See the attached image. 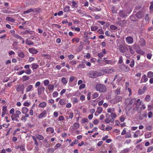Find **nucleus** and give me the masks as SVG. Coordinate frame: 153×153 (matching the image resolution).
I'll return each instance as SVG.
<instances>
[{
    "label": "nucleus",
    "mask_w": 153,
    "mask_h": 153,
    "mask_svg": "<svg viewBox=\"0 0 153 153\" xmlns=\"http://www.w3.org/2000/svg\"><path fill=\"white\" fill-rule=\"evenodd\" d=\"M96 89L97 91L100 92H105L106 90L105 86L104 85L100 84H98L96 85Z\"/></svg>",
    "instance_id": "nucleus-1"
},
{
    "label": "nucleus",
    "mask_w": 153,
    "mask_h": 153,
    "mask_svg": "<svg viewBox=\"0 0 153 153\" xmlns=\"http://www.w3.org/2000/svg\"><path fill=\"white\" fill-rule=\"evenodd\" d=\"M102 75V74L101 72L97 71H92L89 72L88 76L91 78H94L101 76Z\"/></svg>",
    "instance_id": "nucleus-2"
},
{
    "label": "nucleus",
    "mask_w": 153,
    "mask_h": 153,
    "mask_svg": "<svg viewBox=\"0 0 153 153\" xmlns=\"http://www.w3.org/2000/svg\"><path fill=\"white\" fill-rule=\"evenodd\" d=\"M128 102H129L128 105H132L134 104H136V99L133 98L131 99V100L129 99H127L126 100V104H127Z\"/></svg>",
    "instance_id": "nucleus-3"
},
{
    "label": "nucleus",
    "mask_w": 153,
    "mask_h": 153,
    "mask_svg": "<svg viewBox=\"0 0 153 153\" xmlns=\"http://www.w3.org/2000/svg\"><path fill=\"white\" fill-rule=\"evenodd\" d=\"M45 90V87L42 85L38 88L37 89V93L39 95H40L43 92H44Z\"/></svg>",
    "instance_id": "nucleus-4"
},
{
    "label": "nucleus",
    "mask_w": 153,
    "mask_h": 153,
    "mask_svg": "<svg viewBox=\"0 0 153 153\" xmlns=\"http://www.w3.org/2000/svg\"><path fill=\"white\" fill-rule=\"evenodd\" d=\"M79 127V124L78 123H74L70 128L71 131H74L75 130L77 129Z\"/></svg>",
    "instance_id": "nucleus-5"
},
{
    "label": "nucleus",
    "mask_w": 153,
    "mask_h": 153,
    "mask_svg": "<svg viewBox=\"0 0 153 153\" xmlns=\"http://www.w3.org/2000/svg\"><path fill=\"white\" fill-rule=\"evenodd\" d=\"M126 41L128 44H131L133 42V39L131 36H128L126 39Z\"/></svg>",
    "instance_id": "nucleus-6"
},
{
    "label": "nucleus",
    "mask_w": 153,
    "mask_h": 153,
    "mask_svg": "<svg viewBox=\"0 0 153 153\" xmlns=\"http://www.w3.org/2000/svg\"><path fill=\"white\" fill-rule=\"evenodd\" d=\"M106 118L105 119V122L107 123H109L111 121V119L110 117V115L108 114H105Z\"/></svg>",
    "instance_id": "nucleus-7"
},
{
    "label": "nucleus",
    "mask_w": 153,
    "mask_h": 153,
    "mask_svg": "<svg viewBox=\"0 0 153 153\" xmlns=\"http://www.w3.org/2000/svg\"><path fill=\"white\" fill-rule=\"evenodd\" d=\"M121 68L122 70L126 72L128 71L130 69L129 68L128 66L125 65H121Z\"/></svg>",
    "instance_id": "nucleus-8"
},
{
    "label": "nucleus",
    "mask_w": 153,
    "mask_h": 153,
    "mask_svg": "<svg viewBox=\"0 0 153 153\" xmlns=\"http://www.w3.org/2000/svg\"><path fill=\"white\" fill-rule=\"evenodd\" d=\"M28 51L30 53L32 54H36L38 52L37 50L33 48H29Z\"/></svg>",
    "instance_id": "nucleus-9"
},
{
    "label": "nucleus",
    "mask_w": 153,
    "mask_h": 153,
    "mask_svg": "<svg viewBox=\"0 0 153 153\" xmlns=\"http://www.w3.org/2000/svg\"><path fill=\"white\" fill-rule=\"evenodd\" d=\"M46 111L45 110L43 111L38 116V117L39 119H41L44 116H45L46 115Z\"/></svg>",
    "instance_id": "nucleus-10"
},
{
    "label": "nucleus",
    "mask_w": 153,
    "mask_h": 153,
    "mask_svg": "<svg viewBox=\"0 0 153 153\" xmlns=\"http://www.w3.org/2000/svg\"><path fill=\"white\" fill-rule=\"evenodd\" d=\"M106 53V51L105 49H104L102 50V52L99 53L98 54V56L100 58L102 57L104 54Z\"/></svg>",
    "instance_id": "nucleus-11"
},
{
    "label": "nucleus",
    "mask_w": 153,
    "mask_h": 153,
    "mask_svg": "<svg viewBox=\"0 0 153 153\" xmlns=\"http://www.w3.org/2000/svg\"><path fill=\"white\" fill-rule=\"evenodd\" d=\"M46 131L48 134H50L53 133L54 132V130L52 127H49L47 128Z\"/></svg>",
    "instance_id": "nucleus-12"
},
{
    "label": "nucleus",
    "mask_w": 153,
    "mask_h": 153,
    "mask_svg": "<svg viewBox=\"0 0 153 153\" xmlns=\"http://www.w3.org/2000/svg\"><path fill=\"white\" fill-rule=\"evenodd\" d=\"M148 80V78H147L146 75L144 74L142 76V79L140 81V82L141 83H143V82H146Z\"/></svg>",
    "instance_id": "nucleus-13"
},
{
    "label": "nucleus",
    "mask_w": 153,
    "mask_h": 153,
    "mask_svg": "<svg viewBox=\"0 0 153 153\" xmlns=\"http://www.w3.org/2000/svg\"><path fill=\"white\" fill-rule=\"evenodd\" d=\"M128 50V48L125 46H122L120 49V51L123 53H124Z\"/></svg>",
    "instance_id": "nucleus-14"
},
{
    "label": "nucleus",
    "mask_w": 153,
    "mask_h": 153,
    "mask_svg": "<svg viewBox=\"0 0 153 153\" xmlns=\"http://www.w3.org/2000/svg\"><path fill=\"white\" fill-rule=\"evenodd\" d=\"M140 131L139 130H138L135 132L134 134L133 135V137L134 138H137L139 136H140Z\"/></svg>",
    "instance_id": "nucleus-15"
},
{
    "label": "nucleus",
    "mask_w": 153,
    "mask_h": 153,
    "mask_svg": "<svg viewBox=\"0 0 153 153\" xmlns=\"http://www.w3.org/2000/svg\"><path fill=\"white\" fill-rule=\"evenodd\" d=\"M47 88L49 91H53L54 90V86L52 84H50L47 85Z\"/></svg>",
    "instance_id": "nucleus-16"
},
{
    "label": "nucleus",
    "mask_w": 153,
    "mask_h": 153,
    "mask_svg": "<svg viewBox=\"0 0 153 153\" xmlns=\"http://www.w3.org/2000/svg\"><path fill=\"white\" fill-rule=\"evenodd\" d=\"M19 117H17V116L15 114H13L11 116V118L12 120H15L16 121H18V120L17 119V118Z\"/></svg>",
    "instance_id": "nucleus-17"
},
{
    "label": "nucleus",
    "mask_w": 153,
    "mask_h": 153,
    "mask_svg": "<svg viewBox=\"0 0 153 153\" xmlns=\"http://www.w3.org/2000/svg\"><path fill=\"white\" fill-rule=\"evenodd\" d=\"M33 88V86L31 85H28L26 88V91L27 92L30 91Z\"/></svg>",
    "instance_id": "nucleus-18"
},
{
    "label": "nucleus",
    "mask_w": 153,
    "mask_h": 153,
    "mask_svg": "<svg viewBox=\"0 0 153 153\" xmlns=\"http://www.w3.org/2000/svg\"><path fill=\"white\" fill-rule=\"evenodd\" d=\"M121 100V98L118 97H115V98L112 100V102L115 103L119 102Z\"/></svg>",
    "instance_id": "nucleus-19"
},
{
    "label": "nucleus",
    "mask_w": 153,
    "mask_h": 153,
    "mask_svg": "<svg viewBox=\"0 0 153 153\" xmlns=\"http://www.w3.org/2000/svg\"><path fill=\"white\" fill-rule=\"evenodd\" d=\"M31 65L32 66L31 68L33 70H36L39 68V65L35 63H32L31 64Z\"/></svg>",
    "instance_id": "nucleus-20"
},
{
    "label": "nucleus",
    "mask_w": 153,
    "mask_h": 153,
    "mask_svg": "<svg viewBox=\"0 0 153 153\" xmlns=\"http://www.w3.org/2000/svg\"><path fill=\"white\" fill-rule=\"evenodd\" d=\"M24 89V85H19L16 88V90L18 91L19 92L23 90Z\"/></svg>",
    "instance_id": "nucleus-21"
},
{
    "label": "nucleus",
    "mask_w": 153,
    "mask_h": 153,
    "mask_svg": "<svg viewBox=\"0 0 153 153\" xmlns=\"http://www.w3.org/2000/svg\"><path fill=\"white\" fill-rule=\"evenodd\" d=\"M22 112L23 114H26L28 111V109L26 107H24L22 109Z\"/></svg>",
    "instance_id": "nucleus-22"
},
{
    "label": "nucleus",
    "mask_w": 153,
    "mask_h": 153,
    "mask_svg": "<svg viewBox=\"0 0 153 153\" xmlns=\"http://www.w3.org/2000/svg\"><path fill=\"white\" fill-rule=\"evenodd\" d=\"M6 20L7 21H9L11 22H14L15 21V20L13 18L11 17H7L6 18Z\"/></svg>",
    "instance_id": "nucleus-23"
},
{
    "label": "nucleus",
    "mask_w": 153,
    "mask_h": 153,
    "mask_svg": "<svg viewBox=\"0 0 153 153\" xmlns=\"http://www.w3.org/2000/svg\"><path fill=\"white\" fill-rule=\"evenodd\" d=\"M46 105V103L45 102H43L39 104L38 106L39 108H43L45 107Z\"/></svg>",
    "instance_id": "nucleus-24"
},
{
    "label": "nucleus",
    "mask_w": 153,
    "mask_h": 153,
    "mask_svg": "<svg viewBox=\"0 0 153 153\" xmlns=\"http://www.w3.org/2000/svg\"><path fill=\"white\" fill-rule=\"evenodd\" d=\"M140 45L142 46L145 45L146 43L145 40L143 39H141L140 41Z\"/></svg>",
    "instance_id": "nucleus-25"
},
{
    "label": "nucleus",
    "mask_w": 153,
    "mask_h": 153,
    "mask_svg": "<svg viewBox=\"0 0 153 153\" xmlns=\"http://www.w3.org/2000/svg\"><path fill=\"white\" fill-rule=\"evenodd\" d=\"M85 63L86 65L88 66H90L91 65V63L90 62H87L85 59H83L82 61V63Z\"/></svg>",
    "instance_id": "nucleus-26"
},
{
    "label": "nucleus",
    "mask_w": 153,
    "mask_h": 153,
    "mask_svg": "<svg viewBox=\"0 0 153 153\" xmlns=\"http://www.w3.org/2000/svg\"><path fill=\"white\" fill-rule=\"evenodd\" d=\"M145 136L146 138H149L151 137V134L150 132H146L145 134Z\"/></svg>",
    "instance_id": "nucleus-27"
},
{
    "label": "nucleus",
    "mask_w": 153,
    "mask_h": 153,
    "mask_svg": "<svg viewBox=\"0 0 153 153\" xmlns=\"http://www.w3.org/2000/svg\"><path fill=\"white\" fill-rule=\"evenodd\" d=\"M13 36L15 38L17 39H19L20 40L23 39V38H22V37L19 35L18 34H14L13 35Z\"/></svg>",
    "instance_id": "nucleus-28"
},
{
    "label": "nucleus",
    "mask_w": 153,
    "mask_h": 153,
    "mask_svg": "<svg viewBox=\"0 0 153 153\" xmlns=\"http://www.w3.org/2000/svg\"><path fill=\"white\" fill-rule=\"evenodd\" d=\"M36 136L37 139L40 140H42L44 139L43 137L41 135L37 134L36 135Z\"/></svg>",
    "instance_id": "nucleus-29"
},
{
    "label": "nucleus",
    "mask_w": 153,
    "mask_h": 153,
    "mask_svg": "<svg viewBox=\"0 0 153 153\" xmlns=\"http://www.w3.org/2000/svg\"><path fill=\"white\" fill-rule=\"evenodd\" d=\"M33 11V9L30 8L26 11H25L23 12V13L25 14L26 13H29L32 12Z\"/></svg>",
    "instance_id": "nucleus-30"
},
{
    "label": "nucleus",
    "mask_w": 153,
    "mask_h": 153,
    "mask_svg": "<svg viewBox=\"0 0 153 153\" xmlns=\"http://www.w3.org/2000/svg\"><path fill=\"white\" fill-rule=\"evenodd\" d=\"M65 100L64 99H62L60 100L59 103L61 105H63L65 104Z\"/></svg>",
    "instance_id": "nucleus-31"
},
{
    "label": "nucleus",
    "mask_w": 153,
    "mask_h": 153,
    "mask_svg": "<svg viewBox=\"0 0 153 153\" xmlns=\"http://www.w3.org/2000/svg\"><path fill=\"white\" fill-rule=\"evenodd\" d=\"M114 111V108H108L107 109V111L108 113H111Z\"/></svg>",
    "instance_id": "nucleus-32"
},
{
    "label": "nucleus",
    "mask_w": 153,
    "mask_h": 153,
    "mask_svg": "<svg viewBox=\"0 0 153 153\" xmlns=\"http://www.w3.org/2000/svg\"><path fill=\"white\" fill-rule=\"evenodd\" d=\"M26 43L28 44V45H33L34 44L33 42L30 40H29L28 39H26Z\"/></svg>",
    "instance_id": "nucleus-33"
},
{
    "label": "nucleus",
    "mask_w": 153,
    "mask_h": 153,
    "mask_svg": "<svg viewBox=\"0 0 153 153\" xmlns=\"http://www.w3.org/2000/svg\"><path fill=\"white\" fill-rule=\"evenodd\" d=\"M102 111L103 109L101 107H99L97 108V110L96 111L98 114H100L102 112Z\"/></svg>",
    "instance_id": "nucleus-34"
},
{
    "label": "nucleus",
    "mask_w": 153,
    "mask_h": 153,
    "mask_svg": "<svg viewBox=\"0 0 153 153\" xmlns=\"http://www.w3.org/2000/svg\"><path fill=\"white\" fill-rule=\"evenodd\" d=\"M120 16L122 17H125L126 16V15L124 14V13L123 11H121L119 13Z\"/></svg>",
    "instance_id": "nucleus-35"
},
{
    "label": "nucleus",
    "mask_w": 153,
    "mask_h": 153,
    "mask_svg": "<svg viewBox=\"0 0 153 153\" xmlns=\"http://www.w3.org/2000/svg\"><path fill=\"white\" fill-rule=\"evenodd\" d=\"M22 79L24 81H25L26 80L29 79V77L27 76H24L22 77Z\"/></svg>",
    "instance_id": "nucleus-36"
},
{
    "label": "nucleus",
    "mask_w": 153,
    "mask_h": 153,
    "mask_svg": "<svg viewBox=\"0 0 153 153\" xmlns=\"http://www.w3.org/2000/svg\"><path fill=\"white\" fill-rule=\"evenodd\" d=\"M62 82V83L64 84H66L68 82V80H67L66 78L65 77H63L61 79Z\"/></svg>",
    "instance_id": "nucleus-37"
},
{
    "label": "nucleus",
    "mask_w": 153,
    "mask_h": 153,
    "mask_svg": "<svg viewBox=\"0 0 153 153\" xmlns=\"http://www.w3.org/2000/svg\"><path fill=\"white\" fill-rule=\"evenodd\" d=\"M147 76L149 78L152 77L153 76V72L150 71L148 72Z\"/></svg>",
    "instance_id": "nucleus-38"
},
{
    "label": "nucleus",
    "mask_w": 153,
    "mask_h": 153,
    "mask_svg": "<svg viewBox=\"0 0 153 153\" xmlns=\"http://www.w3.org/2000/svg\"><path fill=\"white\" fill-rule=\"evenodd\" d=\"M111 117L112 119H114L117 117L116 114L113 112H111L110 114Z\"/></svg>",
    "instance_id": "nucleus-39"
},
{
    "label": "nucleus",
    "mask_w": 153,
    "mask_h": 153,
    "mask_svg": "<svg viewBox=\"0 0 153 153\" xmlns=\"http://www.w3.org/2000/svg\"><path fill=\"white\" fill-rule=\"evenodd\" d=\"M145 100L147 102L151 100L150 96L149 95H146Z\"/></svg>",
    "instance_id": "nucleus-40"
},
{
    "label": "nucleus",
    "mask_w": 153,
    "mask_h": 153,
    "mask_svg": "<svg viewBox=\"0 0 153 153\" xmlns=\"http://www.w3.org/2000/svg\"><path fill=\"white\" fill-rule=\"evenodd\" d=\"M110 30H115L117 29V27L115 26L112 25L110 26Z\"/></svg>",
    "instance_id": "nucleus-41"
},
{
    "label": "nucleus",
    "mask_w": 153,
    "mask_h": 153,
    "mask_svg": "<svg viewBox=\"0 0 153 153\" xmlns=\"http://www.w3.org/2000/svg\"><path fill=\"white\" fill-rule=\"evenodd\" d=\"M43 82L45 86H47L49 85V81L48 79H46L43 81Z\"/></svg>",
    "instance_id": "nucleus-42"
},
{
    "label": "nucleus",
    "mask_w": 153,
    "mask_h": 153,
    "mask_svg": "<svg viewBox=\"0 0 153 153\" xmlns=\"http://www.w3.org/2000/svg\"><path fill=\"white\" fill-rule=\"evenodd\" d=\"M58 93L57 92L55 91L53 92L52 94V96L53 97H56L58 96Z\"/></svg>",
    "instance_id": "nucleus-43"
},
{
    "label": "nucleus",
    "mask_w": 153,
    "mask_h": 153,
    "mask_svg": "<svg viewBox=\"0 0 153 153\" xmlns=\"http://www.w3.org/2000/svg\"><path fill=\"white\" fill-rule=\"evenodd\" d=\"M98 29V27H97L95 26H91V30L92 31H95L97 30Z\"/></svg>",
    "instance_id": "nucleus-44"
},
{
    "label": "nucleus",
    "mask_w": 153,
    "mask_h": 153,
    "mask_svg": "<svg viewBox=\"0 0 153 153\" xmlns=\"http://www.w3.org/2000/svg\"><path fill=\"white\" fill-rule=\"evenodd\" d=\"M85 68V65L82 63V64H79L78 66V68Z\"/></svg>",
    "instance_id": "nucleus-45"
},
{
    "label": "nucleus",
    "mask_w": 153,
    "mask_h": 153,
    "mask_svg": "<svg viewBox=\"0 0 153 153\" xmlns=\"http://www.w3.org/2000/svg\"><path fill=\"white\" fill-rule=\"evenodd\" d=\"M128 46L129 47V49L130 50L131 53L132 54H134L135 53V52L132 49L131 47L130 46Z\"/></svg>",
    "instance_id": "nucleus-46"
},
{
    "label": "nucleus",
    "mask_w": 153,
    "mask_h": 153,
    "mask_svg": "<svg viewBox=\"0 0 153 153\" xmlns=\"http://www.w3.org/2000/svg\"><path fill=\"white\" fill-rule=\"evenodd\" d=\"M78 100H77V98L76 97H74L72 99V102L74 104L78 102Z\"/></svg>",
    "instance_id": "nucleus-47"
},
{
    "label": "nucleus",
    "mask_w": 153,
    "mask_h": 153,
    "mask_svg": "<svg viewBox=\"0 0 153 153\" xmlns=\"http://www.w3.org/2000/svg\"><path fill=\"white\" fill-rule=\"evenodd\" d=\"M136 16L139 18H140L142 17V15L141 14V13L140 12H139L137 13L136 15Z\"/></svg>",
    "instance_id": "nucleus-48"
},
{
    "label": "nucleus",
    "mask_w": 153,
    "mask_h": 153,
    "mask_svg": "<svg viewBox=\"0 0 153 153\" xmlns=\"http://www.w3.org/2000/svg\"><path fill=\"white\" fill-rule=\"evenodd\" d=\"M41 85V82L38 81L36 82L35 85V86L36 88H37V87H40V85Z\"/></svg>",
    "instance_id": "nucleus-49"
},
{
    "label": "nucleus",
    "mask_w": 153,
    "mask_h": 153,
    "mask_svg": "<svg viewBox=\"0 0 153 153\" xmlns=\"http://www.w3.org/2000/svg\"><path fill=\"white\" fill-rule=\"evenodd\" d=\"M6 106H3L2 107V112L6 113L7 111V109Z\"/></svg>",
    "instance_id": "nucleus-50"
},
{
    "label": "nucleus",
    "mask_w": 153,
    "mask_h": 153,
    "mask_svg": "<svg viewBox=\"0 0 153 153\" xmlns=\"http://www.w3.org/2000/svg\"><path fill=\"white\" fill-rule=\"evenodd\" d=\"M93 98L95 99L97 98L99 96V94L97 92H95L92 94Z\"/></svg>",
    "instance_id": "nucleus-51"
},
{
    "label": "nucleus",
    "mask_w": 153,
    "mask_h": 153,
    "mask_svg": "<svg viewBox=\"0 0 153 153\" xmlns=\"http://www.w3.org/2000/svg\"><path fill=\"white\" fill-rule=\"evenodd\" d=\"M136 52L138 54L143 55L145 53V52L141 50H139L136 51Z\"/></svg>",
    "instance_id": "nucleus-52"
},
{
    "label": "nucleus",
    "mask_w": 153,
    "mask_h": 153,
    "mask_svg": "<svg viewBox=\"0 0 153 153\" xmlns=\"http://www.w3.org/2000/svg\"><path fill=\"white\" fill-rule=\"evenodd\" d=\"M72 7L74 8H76L77 7L76 4V2L74 1H73L72 2Z\"/></svg>",
    "instance_id": "nucleus-53"
},
{
    "label": "nucleus",
    "mask_w": 153,
    "mask_h": 153,
    "mask_svg": "<svg viewBox=\"0 0 153 153\" xmlns=\"http://www.w3.org/2000/svg\"><path fill=\"white\" fill-rule=\"evenodd\" d=\"M152 150H153V146H151L148 148L147 152H150Z\"/></svg>",
    "instance_id": "nucleus-54"
},
{
    "label": "nucleus",
    "mask_w": 153,
    "mask_h": 153,
    "mask_svg": "<svg viewBox=\"0 0 153 153\" xmlns=\"http://www.w3.org/2000/svg\"><path fill=\"white\" fill-rule=\"evenodd\" d=\"M79 38H74L72 39V41L74 42H76L77 43H78L79 41Z\"/></svg>",
    "instance_id": "nucleus-55"
},
{
    "label": "nucleus",
    "mask_w": 153,
    "mask_h": 153,
    "mask_svg": "<svg viewBox=\"0 0 153 153\" xmlns=\"http://www.w3.org/2000/svg\"><path fill=\"white\" fill-rule=\"evenodd\" d=\"M134 65V59H132L131 62L130 64L129 65L130 67H133Z\"/></svg>",
    "instance_id": "nucleus-56"
},
{
    "label": "nucleus",
    "mask_w": 153,
    "mask_h": 153,
    "mask_svg": "<svg viewBox=\"0 0 153 153\" xmlns=\"http://www.w3.org/2000/svg\"><path fill=\"white\" fill-rule=\"evenodd\" d=\"M32 138L34 140L35 143L34 144L35 145H36L37 146H38V143L37 142V140H36V138H35V137L34 136H33Z\"/></svg>",
    "instance_id": "nucleus-57"
},
{
    "label": "nucleus",
    "mask_w": 153,
    "mask_h": 153,
    "mask_svg": "<svg viewBox=\"0 0 153 153\" xmlns=\"http://www.w3.org/2000/svg\"><path fill=\"white\" fill-rule=\"evenodd\" d=\"M88 120L87 118H83L82 120V123H88Z\"/></svg>",
    "instance_id": "nucleus-58"
},
{
    "label": "nucleus",
    "mask_w": 153,
    "mask_h": 153,
    "mask_svg": "<svg viewBox=\"0 0 153 153\" xmlns=\"http://www.w3.org/2000/svg\"><path fill=\"white\" fill-rule=\"evenodd\" d=\"M61 145L60 143H58L56 144L54 147V148L55 149H56L57 148L60 147Z\"/></svg>",
    "instance_id": "nucleus-59"
},
{
    "label": "nucleus",
    "mask_w": 153,
    "mask_h": 153,
    "mask_svg": "<svg viewBox=\"0 0 153 153\" xmlns=\"http://www.w3.org/2000/svg\"><path fill=\"white\" fill-rule=\"evenodd\" d=\"M31 73V71L30 69H29L26 71L25 73L27 74H30Z\"/></svg>",
    "instance_id": "nucleus-60"
},
{
    "label": "nucleus",
    "mask_w": 153,
    "mask_h": 153,
    "mask_svg": "<svg viewBox=\"0 0 153 153\" xmlns=\"http://www.w3.org/2000/svg\"><path fill=\"white\" fill-rule=\"evenodd\" d=\"M85 85L84 84H82L79 86V88L80 90L82 89L85 88Z\"/></svg>",
    "instance_id": "nucleus-61"
},
{
    "label": "nucleus",
    "mask_w": 153,
    "mask_h": 153,
    "mask_svg": "<svg viewBox=\"0 0 153 153\" xmlns=\"http://www.w3.org/2000/svg\"><path fill=\"white\" fill-rule=\"evenodd\" d=\"M152 56V54L151 53H149L147 55V58L149 59H151Z\"/></svg>",
    "instance_id": "nucleus-62"
},
{
    "label": "nucleus",
    "mask_w": 153,
    "mask_h": 153,
    "mask_svg": "<svg viewBox=\"0 0 153 153\" xmlns=\"http://www.w3.org/2000/svg\"><path fill=\"white\" fill-rule=\"evenodd\" d=\"M145 20L147 22H149V18L148 16V14H146V15L145 16Z\"/></svg>",
    "instance_id": "nucleus-63"
},
{
    "label": "nucleus",
    "mask_w": 153,
    "mask_h": 153,
    "mask_svg": "<svg viewBox=\"0 0 153 153\" xmlns=\"http://www.w3.org/2000/svg\"><path fill=\"white\" fill-rule=\"evenodd\" d=\"M70 63L72 65H74L77 63V62L75 60H73L70 61Z\"/></svg>",
    "instance_id": "nucleus-64"
}]
</instances>
